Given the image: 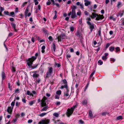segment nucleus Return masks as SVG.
I'll use <instances>...</instances> for the list:
<instances>
[{
  "mask_svg": "<svg viewBox=\"0 0 124 124\" xmlns=\"http://www.w3.org/2000/svg\"><path fill=\"white\" fill-rule=\"evenodd\" d=\"M121 3L120 2H118V4L117 5V7H118L119 6L121 5Z\"/></svg>",
  "mask_w": 124,
  "mask_h": 124,
  "instance_id": "nucleus-61",
  "label": "nucleus"
},
{
  "mask_svg": "<svg viewBox=\"0 0 124 124\" xmlns=\"http://www.w3.org/2000/svg\"><path fill=\"white\" fill-rule=\"evenodd\" d=\"M60 102L59 101H57L56 103V104L57 105H60Z\"/></svg>",
  "mask_w": 124,
  "mask_h": 124,
  "instance_id": "nucleus-59",
  "label": "nucleus"
},
{
  "mask_svg": "<svg viewBox=\"0 0 124 124\" xmlns=\"http://www.w3.org/2000/svg\"><path fill=\"white\" fill-rule=\"evenodd\" d=\"M14 13L13 12H11L10 13V15L12 16V15H14Z\"/></svg>",
  "mask_w": 124,
  "mask_h": 124,
  "instance_id": "nucleus-58",
  "label": "nucleus"
},
{
  "mask_svg": "<svg viewBox=\"0 0 124 124\" xmlns=\"http://www.w3.org/2000/svg\"><path fill=\"white\" fill-rule=\"evenodd\" d=\"M124 12V11L123 10L122 11H120L119 13L118 14H119L121 17L123 15Z\"/></svg>",
  "mask_w": 124,
  "mask_h": 124,
  "instance_id": "nucleus-17",
  "label": "nucleus"
},
{
  "mask_svg": "<svg viewBox=\"0 0 124 124\" xmlns=\"http://www.w3.org/2000/svg\"><path fill=\"white\" fill-rule=\"evenodd\" d=\"M53 70V69L52 67H50L49 68L48 70L46 73V76L45 77L46 78H47L49 77L52 73Z\"/></svg>",
  "mask_w": 124,
  "mask_h": 124,
  "instance_id": "nucleus-2",
  "label": "nucleus"
},
{
  "mask_svg": "<svg viewBox=\"0 0 124 124\" xmlns=\"http://www.w3.org/2000/svg\"><path fill=\"white\" fill-rule=\"evenodd\" d=\"M89 83H88L87 85H86V87H85V91L86 90V89H87L89 85Z\"/></svg>",
  "mask_w": 124,
  "mask_h": 124,
  "instance_id": "nucleus-49",
  "label": "nucleus"
},
{
  "mask_svg": "<svg viewBox=\"0 0 124 124\" xmlns=\"http://www.w3.org/2000/svg\"><path fill=\"white\" fill-rule=\"evenodd\" d=\"M87 103V101L86 100H85L82 102V104L84 105H86Z\"/></svg>",
  "mask_w": 124,
  "mask_h": 124,
  "instance_id": "nucleus-27",
  "label": "nucleus"
},
{
  "mask_svg": "<svg viewBox=\"0 0 124 124\" xmlns=\"http://www.w3.org/2000/svg\"><path fill=\"white\" fill-rule=\"evenodd\" d=\"M77 16L76 14L75 11H72L71 17L72 19H74L77 17Z\"/></svg>",
  "mask_w": 124,
  "mask_h": 124,
  "instance_id": "nucleus-8",
  "label": "nucleus"
},
{
  "mask_svg": "<svg viewBox=\"0 0 124 124\" xmlns=\"http://www.w3.org/2000/svg\"><path fill=\"white\" fill-rule=\"evenodd\" d=\"M77 8V7L75 6H73V8H72V11H75V10Z\"/></svg>",
  "mask_w": 124,
  "mask_h": 124,
  "instance_id": "nucleus-33",
  "label": "nucleus"
},
{
  "mask_svg": "<svg viewBox=\"0 0 124 124\" xmlns=\"http://www.w3.org/2000/svg\"><path fill=\"white\" fill-rule=\"evenodd\" d=\"M81 12L80 11H79L78 12H77V14L78 15L80 16L81 15Z\"/></svg>",
  "mask_w": 124,
  "mask_h": 124,
  "instance_id": "nucleus-37",
  "label": "nucleus"
},
{
  "mask_svg": "<svg viewBox=\"0 0 124 124\" xmlns=\"http://www.w3.org/2000/svg\"><path fill=\"white\" fill-rule=\"evenodd\" d=\"M61 93L62 92L60 90H59L57 91V92H56V93L57 94H58V95H60L61 94Z\"/></svg>",
  "mask_w": 124,
  "mask_h": 124,
  "instance_id": "nucleus-19",
  "label": "nucleus"
},
{
  "mask_svg": "<svg viewBox=\"0 0 124 124\" xmlns=\"http://www.w3.org/2000/svg\"><path fill=\"white\" fill-rule=\"evenodd\" d=\"M32 122V120H29L28 121V123H31Z\"/></svg>",
  "mask_w": 124,
  "mask_h": 124,
  "instance_id": "nucleus-60",
  "label": "nucleus"
},
{
  "mask_svg": "<svg viewBox=\"0 0 124 124\" xmlns=\"http://www.w3.org/2000/svg\"><path fill=\"white\" fill-rule=\"evenodd\" d=\"M50 122L49 119H43L40 121L39 124H48Z\"/></svg>",
  "mask_w": 124,
  "mask_h": 124,
  "instance_id": "nucleus-3",
  "label": "nucleus"
},
{
  "mask_svg": "<svg viewBox=\"0 0 124 124\" xmlns=\"http://www.w3.org/2000/svg\"><path fill=\"white\" fill-rule=\"evenodd\" d=\"M107 59V57L105 56H103L102 57V59L104 60H105Z\"/></svg>",
  "mask_w": 124,
  "mask_h": 124,
  "instance_id": "nucleus-47",
  "label": "nucleus"
},
{
  "mask_svg": "<svg viewBox=\"0 0 124 124\" xmlns=\"http://www.w3.org/2000/svg\"><path fill=\"white\" fill-rule=\"evenodd\" d=\"M19 89H17L16 90H15V93H18L19 92Z\"/></svg>",
  "mask_w": 124,
  "mask_h": 124,
  "instance_id": "nucleus-55",
  "label": "nucleus"
},
{
  "mask_svg": "<svg viewBox=\"0 0 124 124\" xmlns=\"http://www.w3.org/2000/svg\"><path fill=\"white\" fill-rule=\"evenodd\" d=\"M101 29L100 28L98 31V34L100 36H101Z\"/></svg>",
  "mask_w": 124,
  "mask_h": 124,
  "instance_id": "nucleus-45",
  "label": "nucleus"
},
{
  "mask_svg": "<svg viewBox=\"0 0 124 124\" xmlns=\"http://www.w3.org/2000/svg\"><path fill=\"white\" fill-rule=\"evenodd\" d=\"M78 106V104H76L75 105L73 106L72 107H71L70 109L72 110H73V111H74V110L75 108H77Z\"/></svg>",
  "mask_w": 124,
  "mask_h": 124,
  "instance_id": "nucleus-15",
  "label": "nucleus"
},
{
  "mask_svg": "<svg viewBox=\"0 0 124 124\" xmlns=\"http://www.w3.org/2000/svg\"><path fill=\"white\" fill-rule=\"evenodd\" d=\"M98 63H99L100 65H102L103 63V62L101 61V60H99L98 61Z\"/></svg>",
  "mask_w": 124,
  "mask_h": 124,
  "instance_id": "nucleus-48",
  "label": "nucleus"
},
{
  "mask_svg": "<svg viewBox=\"0 0 124 124\" xmlns=\"http://www.w3.org/2000/svg\"><path fill=\"white\" fill-rule=\"evenodd\" d=\"M95 71H93V72L91 74L90 76V77H92V76H93V75L95 73Z\"/></svg>",
  "mask_w": 124,
  "mask_h": 124,
  "instance_id": "nucleus-46",
  "label": "nucleus"
},
{
  "mask_svg": "<svg viewBox=\"0 0 124 124\" xmlns=\"http://www.w3.org/2000/svg\"><path fill=\"white\" fill-rule=\"evenodd\" d=\"M116 52H117L120 51V49L119 47H117L115 48Z\"/></svg>",
  "mask_w": 124,
  "mask_h": 124,
  "instance_id": "nucleus-24",
  "label": "nucleus"
},
{
  "mask_svg": "<svg viewBox=\"0 0 124 124\" xmlns=\"http://www.w3.org/2000/svg\"><path fill=\"white\" fill-rule=\"evenodd\" d=\"M27 94L28 95H30V96H33V94L31 93L30 91H27Z\"/></svg>",
  "mask_w": 124,
  "mask_h": 124,
  "instance_id": "nucleus-20",
  "label": "nucleus"
},
{
  "mask_svg": "<svg viewBox=\"0 0 124 124\" xmlns=\"http://www.w3.org/2000/svg\"><path fill=\"white\" fill-rule=\"evenodd\" d=\"M123 119V117L121 116H120L116 118V119L117 120H119L120 119Z\"/></svg>",
  "mask_w": 124,
  "mask_h": 124,
  "instance_id": "nucleus-23",
  "label": "nucleus"
},
{
  "mask_svg": "<svg viewBox=\"0 0 124 124\" xmlns=\"http://www.w3.org/2000/svg\"><path fill=\"white\" fill-rule=\"evenodd\" d=\"M11 25L12 28L14 29L15 31L16 32L17 31V30L16 29V24L14 23H11Z\"/></svg>",
  "mask_w": 124,
  "mask_h": 124,
  "instance_id": "nucleus-12",
  "label": "nucleus"
},
{
  "mask_svg": "<svg viewBox=\"0 0 124 124\" xmlns=\"http://www.w3.org/2000/svg\"><path fill=\"white\" fill-rule=\"evenodd\" d=\"M19 105V103L18 102H17L16 103V106H18Z\"/></svg>",
  "mask_w": 124,
  "mask_h": 124,
  "instance_id": "nucleus-64",
  "label": "nucleus"
},
{
  "mask_svg": "<svg viewBox=\"0 0 124 124\" xmlns=\"http://www.w3.org/2000/svg\"><path fill=\"white\" fill-rule=\"evenodd\" d=\"M12 70L13 72H14L15 71V67H12Z\"/></svg>",
  "mask_w": 124,
  "mask_h": 124,
  "instance_id": "nucleus-54",
  "label": "nucleus"
},
{
  "mask_svg": "<svg viewBox=\"0 0 124 124\" xmlns=\"http://www.w3.org/2000/svg\"><path fill=\"white\" fill-rule=\"evenodd\" d=\"M13 109V107H8L7 109V111L9 113L11 114Z\"/></svg>",
  "mask_w": 124,
  "mask_h": 124,
  "instance_id": "nucleus-10",
  "label": "nucleus"
},
{
  "mask_svg": "<svg viewBox=\"0 0 124 124\" xmlns=\"http://www.w3.org/2000/svg\"><path fill=\"white\" fill-rule=\"evenodd\" d=\"M45 46H43L42 47L41 49L42 51L41 52L42 53H44L45 52Z\"/></svg>",
  "mask_w": 124,
  "mask_h": 124,
  "instance_id": "nucleus-18",
  "label": "nucleus"
},
{
  "mask_svg": "<svg viewBox=\"0 0 124 124\" xmlns=\"http://www.w3.org/2000/svg\"><path fill=\"white\" fill-rule=\"evenodd\" d=\"M2 77L3 79H4L5 77V73L4 72H2Z\"/></svg>",
  "mask_w": 124,
  "mask_h": 124,
  "instance_id": "nucleus-30",
  "label": "nucleus"
},
{
  "mask_svg": "<svg viewBox=\"0 0 124 124\" xmlns=\"http://www.w3.org/2000/svg\"><path fill=\"white\" fill-rule=\"evenodd\" d=\"M35 56H33L31 58H29L27 61V65L29 66H31L33 62L36 59L38 56V54L36 53L35 54Z\"/></svg>",
  "mask_w": 124,
  "mask_h": 124,
  "instance_id": "nucleus-1",
  "label": "nucleus"
},
{
  "mask_svg": "<svg viewBox=\"0 0 124 124\" xmlns=\"http://www.w3.org/2000/svg\"><path fill=\"white\" fill-rule=\"evenodd\" d=\"M80 8L81 9H83L84 8V5L82 4H81L79 5Z\"/></svg>",
  "mask_w": 124,
  "mask_h": 124,
  "instance_id": "nucleus-41",
  "label": "nucleus"
},
{
  "mask_svg": "<svg viewBox=\"0 0 124 124\" xmlns=\"http://www.w3.org/2000/svg\"><path fill=\"white\" fill-rule=\"evenodd\" d=\"M48 108V107L47 106H46L43 108L41 110V111H43L46 110Z\"/></svg>",
  "mask_w": 124,
  "mask_h": 124,
  "instance_id": "nucleus-16",
  "label": "nucleus"
},
{
  "mask_svg": "<svg viewBox=\"0 0 124 124\" xmlns=\"http://www.w3.org/2000/svg\"><path fill=\"white\" fill-rule=\"evenodd\" d=\"M0 11L1 12H2L4 10V9L2 7H0Z\"/></svg>",
  "mask_w": 124,
  "mask_h": 124,
  "instance_id": "nucleus-42",
  "label": "nucleus"
},
{
  "mask_svg": "<svg viewBox=\"0 0 124 124\" xmlns=\"http://www.w3.org/2000/svg\"><path fill=\"white\" fill-rule=\"evenodd\" d=\"M109 2V0H106L105 3L106 4H107Z\"/></svg>",
  "mask_w": 124,
  "mask_h": 124,
  "instance_id": "nucleus-62",
  "label": "nucleus"
},
{
  "mask_svg": "<svg viewBox=\"0 0 124 124\" xmlns=\"http://www.w3.org/2000/svg\"><path fill=\"white\" fill-rule=\"evenodd\" d=\"M9 12L8 11H5L4 12V13L6 15H9Z\"/></svg>",
  "mask_w": 124,
  "mask_h": 124,
  "instance_id": "nucleus-53",
  "label": "nucleus"
},
{
  "mask_svg": "<svg viewBox=\"0 0 124 124\" xmlns=\"http://www.w3.org/2000/svg\"><path fill=\"white\" fill-rule=\"evenodd\" d=\"M73 111L72 110L68 108L67 110V111L66 113V114L68 117H69L73 113Z\"/></svg>",
  "mask_w": 124,
  "mask_h": 124,
  "instance_id": "nucleus-6",
  "label": "nucleus"
},
{
  "mask_svg": "<svg viewBox=\"0 0 124 124\" xmlns=\"http://www.w3.org/2000/svg\"><path fill=\"white\" fill-rule=\"evenodd\" d=\"M53 115L56 117H58L59 116L58 114L56 113H54Z\"/></svg>",
  "mask_w": 124,
  "mask_h": 124,
  "instance_id": "nucleus-29",
  "label": "nucleus"
},
{
  "mask_svg": "<svg viewBox=\"0 0 124 124\" xmlns=\"http://www.w3.org/2000/svg\"><path fill=\"white\" fill-rule=\"evenodd\" d=\"M71 57L70 55L69 54H67V58H70Z\"/></svg>",
  "mask_w": 124,
  "mask_h": 124,
  "instance_id": "nucleus-56",
  "label": "nucleus"
},
{
  "mask_svg": "<svg viewBox=\"0 0 124 124\" xmlns=\"http://www.w3.org/2000/svg\"><path fill=\"white\" fill-rule=\"evenodd\" d=\"M34 1L35 2V5H37L38 4L39 2L37 1V0H34Z\"/></svg>",
  "mask_w": 124,
  "mask_h": 124,
  "instance_id": "nucleus-35",
  "label": "nucleus"
},
{
  "mask_svg": "<svg viewBox=\"0 0 124 124\" xmlns=\"http://www.w3.org/2000/svg\"><path fill=\"white\" fill-rule=\"evenodd\" d=\"M48 39L50 41H52L53 40L51 36H50L49 37Z\"/></svg>",
  "mask_w": 124,
  "mask_h": 124,
  "instance_id": "nucleus-51",
  "label": "nucleus"
},
{
  "mask_svg": "<svg viewBox=\"0 0 124 124\" xmlns=\"http://www.w3.org/2000/svg\"><path fill=\"white\" fill-rule=\"evenodd\" d=\"M17 120V117H16L15 119H14L12 121L14 123H15Z\"/></svg>",
  "mask_w": 124,
  "mask_h": 124,
  "instance_id": "nucleus-39",
  "label": "nucleus"
},
{
  "mask_svg": "<svg viewBox=\"0 0 124 124\" xmlns=\"http://www.w3.org/2000/svg\"><path fill=\"white\" fill-rule=\"evenodd\" d=\"M63 83L65 84H67V81L65 79H64L63 80Z\"/></svg>",
  "mask_w": 124,
  "mask_h": 124,
  "instance_id": "nucleus-34",
  "label": "nucleus"
},
{
  "mask_svg": "<svg viewBox=\"0 0 124 124\" xmlns=\"http://www.w3.org/2000/svg\"><path fill=\"white\" fill-rule=\"evenodd\" d=\"M15 104V102H12L11 103V106H12V107H13H13L14 105Z\"/></svg>",
  "mask_w": 124,
  "mask_h": 124,
  "instance_id": "nucleus-44",
  "label": "nucleus"
},
{
  "mask_svg": "<svg viewBox=\"0 0 124 124\" xmlns=\"http://www.w3.org/2000/svg\"><path fill=\"white\" fill-rule=\"evenodd\" d=\"M27 3V2H24L22 4V6L23 7H24L25 6V5H26Z\"/></svg>",
  "mask_w": 124,
  "mask_h": 124,
  "instance_id": "nucleus-52",
  "label": "nucleus"
},
{
  "mask_svg": "<svg viewBox=\"0 0 124 124\" xmlns=\"http://www.w3.org/2000/svg\"><path fill=\"white\" fill-rule=\"evenodd\" d=\"M65 35L64 34H62L58 36L57 38L58 39V41H61L63 39L65 38Z\"/></svg>",
  "mask_w": 124,
  "mask_h": 124,
  "instance_id": "nucleus-4",
  "label": "nucleus"
},
{
  "mask_svg": "<svg viewBox=\"0 0 124 124\" xmlns=\"http://www.w3.org/2000/svg\"><path fill=\"white\" fill-rule=\"evenodd\" d=\"M22 101L24 103H25L26 102V101L25 98H23L22 99Z\"/></svg>",
  "mask_w": 124,
  "mask_h": 124,
  "instance_id": "nucleus-50",
  "label": "nucleus"
},
{
  "mask_svg": "<svg viewBox=\"0 0 124 124\" xmlns=\"http://www.w3.org/2000/svg\"><path fill=\"white\" fill-rule=\"evenodd\" d=\"M87 23L88 25L89 26V27L90 28L91 31H92L93 30L94 28L93 25L89 21H87Z\"/></svg>",
  "mask_w": 124,
  "mask_h": 124,
  "instance_id": "nucleus-9",
  "label": "nucleus"
},
{
  "mask_svg": "<svg viewBox=\"0 0 124 124\" xmlns=\"http://www.w3.org/2000/svg\"><path fill=\"white\" fill-rule=\"evenodd\" d=\"M84 13L86 15H88V12L86 11H85L84 12Z\"/></svg>",
  "mask_w": 124,
  "mask_h": 124,
  "instance_id": "nucleus-63",
  "label": "nucleus"
},
{
  "mask_svg": "<svg viewBox=\"0 0 124 124\" xmlns=\"http://www.w3.org/2000/svg\"><path fill=\"white\" fill-rule=\"evenodd\" d=\"M97 17L96 18V20H99L100 19H102L104 18V16L103 15H97Z\"/></svg>",
  "mask_w": 124,
  "mask_h": 124,
  "instance_id": "nucleus-7",
  "label": "nucleus"
},
{
  "mask_svg": "<svg viewBox=\"0 0 124 124\" xmlns=\"http://www.w3.org/2000/svg\"><path fill=\"white\" fill-rule=\"evenodd\" d=\"M34 102L35 101H31L29 102V104L31 106L34 103Z\"/></svg>",
  "mask_w": 124,
  "mask_h": 124,
  "instance_id": "nucleus-32",
  "label": "nucleus"
},
{
  "mask_svg": "<svg viewBox=\"0 0 124 124\" xmlns=\"http://www.w3.org/2000/svg\"><path fill=\"white\" fill-rule=\"evenodd\" d=\"M110 19L114 21H115L116 20L115 18H114L112 16L110 17Z\"/></svg>",
  "mask_w": 124,
  "mask_h": 124,
  "instance_id": "nucleus-36",
  "label": "nucleus"
},
{
  "mask_svg": "<svg viewBox=\"0 0 124 124\" xmlns=\"http://www.w3.org/2000/svg\"><path fill=\"white\" fill-rule=\"evenodd\" d=\"M97 16V15L96 14L94 13H93L92 15H91L90 16L92 18H93L96 17Z\"/></svg>",
  "mask_w": 124,
  "mask_h": 124,
  "instance_id": "nucleus-13",
  "label": "nucleus"
},
{
  "mask_svg": "<svg viewBox=\"0 0 124 124\" xmlns=\"http://www.w3.org/2000/svg\"><path fill=\"white\" fill-rule=\"evenodd\" d=\"M39 76V75L38 74L36 73H34L33 75V77L34 78H37Z\"/></svg>",
  "mask_w": 124,
  "mask_h": 124,
  "instance_id": "nucleus-22",
  "label": "nucleus"
},
{
  "mask_svg": "<svg viewBox=\"0 0 124 124\" xmlns=\"http://www.w3.org/2000/svg\"><path fill=\"white\" fill-rule=\"evenodd\" d=\"M51 4V2L49 0H48V1L46 2V4L48 5H50Z\"/></svg>",
  "mask_w": 124,
  "mask_h": 124,
  "instance_id": "nucleus-40",
  "label": "nucleus"
},
{
  "mask_svg": "<svg viewBox=\"0 0 124 124\" xmlns=\"http://www.w3.org/2000/svg\"><path fill=\"white\" fill-rule=\"evenodd\" d=\"M114 49V47L113 46H111L109 48V50L111 52H112L113 51Z\"/></svg>",
  "mask_w": 124,
  "mask_h": 124,
  "instance_id": "nucleus-21",
  "label": "nucleus"
},
{
  "mask_svg": "<svg viewBox=\"0 0 124 124\" xmlns=\"http://www.w3.org/2000/svg\"><path fill=\"white\" fill-rule=\"evenodd\" d=\"M47 113H42L41 114L39 115V116L41 117H42L43 116H44L46 115Z\"/></svg>",
  "mask_w": 124,
  "mask_h": 124,
  "instance_id": "nucleus-25",
  "label": "nucleus"
},
{
  "mask_svg": "<svg viewBox=\"0 0 124 124\" xmlns=\"http://www.w3.org/2000/svg\"><path fill=\"white\" fill-rule=\"evenodd\" d=\"M89 116L91 117H92V116H93V114L92 113V111L91 110L89 111Z\"/></svg>",
  "mask_w": 124,
  "mask_h": 124,
  "instance_id": "nucleus-26",
  "label": "nucleus"
},
{
  "mask_svg": "<svg viewBox=\"0 0 124 124\" xmlns=\"http://www.w3.org/2000/svg\"><path fill=\"white\" fill-rule=\"evenodd\" d=\"M64 88H66L67 91H68V87L67 84H65L64 86Z\"/></svg>",
  "mask_w": 124,
  "mask_h": 124,
  "instance_id": "nucleus-31",
  "label": "nucleus"
},
{
  "mask_svg": "<svg viewBox=\"0 0 124 124\" xmlns=\"http://www.w3.org/2000/svg\"><path fill=\"white\" fill-rule=\"evenodd\" d=\"M29 8L28 7H27L26 8V9L25 10V13H24V15L25 16V17H27V16L26 15V14H27L29 12Z\"/></svg>",
  "mask_w": 124,
  "mask_h": 124,
  "instance_id": "nucleus-11",
  "label": "nucleus"
},
{
  "mask_svg": "<svg viewBox=\"0 0 124 124\" xmlns=\"http://www.w3.org/2000/svg\"><path fill=\"white\" fill-rule=\"evenodd\" d=\"M53 49L54 51H55V46L54 43H53Z\"/></svg>",
  "mask_w": 124,
  "mask_h": 124,
  "instance_id": "nucleus-43",
  "label": "nucleus"
},
{
  "mask_svg": "<svg viewBox=\"0 0 124 124\" xmlns=\"http://www.w3.org/2000/svg\"><path fill=\"white\" fill-rule=\"evenodd\" d=\"M60 95L58 94L56 95L55 96V99H58L59 98Z\"/></svg>",
  "mask_w": 124,
  "mask_h": 124,
  "instance_id": "nucleus-28",
  "label": "nucleus"
},
{
  "mask_svg": "<svg viewBox=\"0 0 124 124\" xmlns=\"http://www.w3.org/2000/svg\"><path fill=\"white\" fill-rule=\"evenodd\" d=\"M46 99L47 98L46 97L44 96L41 101V105L42 107H43L46 105V103L45 101Z\"/></svg>",
  "mask_w": 124,
  "mask_h": 124,
  "instance_id": "nucleus-5",
  "label": "nucleus"
},
{
  "mask_svg": "<svg viewBox=\"0 0 124 124\" xmlns=\"http://www.w3.org/2000/svg\"><path fill=\"white\" fill-rule=\"evenodd\" d=\"M85 6H88V5H90V2L88 1L85 0Z\"/></svg>",
  "mask_w": 124,
  "mask_h": 124,
  "instance_id": "nucleus-14",
  "label": "nucleus"
},
{
  "mask_svg": "<svg viewBox=\"0 0 124 124\" xmlns=\"http://www.w3.org/2000/svg\"><path fill=\"white\" fill-rule=\"evenodd\" d=\"M70 31H72L74 30V27L73 26L71 27H70Z\"/></svg>",
  "mask_w": 124,
  "mask_h": 124,
  "instance_id": "nucleus-38",
  "label": "nucleus"
},
{
  "mask_svg": "<svg viewBox=\"0 0 124 124\" xmlns=\"http://www.w3.org/2000/svg\"><path fill=\"white\" fill-rule=\"evenodd\" d=\"M79 122L80 123V124H83L84 123V121L81 120H80L79 121Z\"/></svg>",
  "mask_w": 124,
  "mask_h": 124,
  "instance_id": "nucleus-57",
  "label": "nucleus"
}]
</instances>
